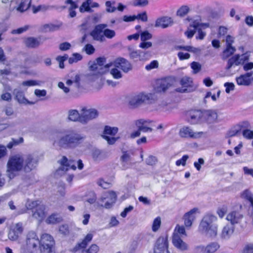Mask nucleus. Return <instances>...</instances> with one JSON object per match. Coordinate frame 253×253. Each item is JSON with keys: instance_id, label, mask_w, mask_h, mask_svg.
<instances>
[{"instance_id": "obj_51", "label": "nucleus", "mask_w": 253, "mask_h": 253, "mask_svg": "<svg viewBox=\"0 0 253 253\" xmlns=\"http://www.w3.org/2000/svg\"><path fill=\"white\" fill-rule=\"evenodd\" d=\"M227 206H223L222 207L218 209L217 211V213L218 214L219 217L222 218L224 216L225 213L227 212Z\"/></svg>"}, {"instance_id": "obj_47", "label": "nucleus", "mask_w": 253, "mask_h": 253, "mask_svg": "<svg viewBox=\"0 0 253 253\" xmlns=\"http://www.w3.org/2000/svg\"><path fill=\"white\" fill-rule=\"evenodd\" d=\"M188 158H189L188 155H183L181 159H178L176 161L175 165L177 166H180V165L185 166L186 165V161L188 160Z\"/></svg>"}, {"instance_id": "obj_2", "label": "nucleus", "mask_w": 253, "mask_h": 253, "mask_svg": "<svg viewBox=\"0 0 253 253\" xmlns=\"http://www.w3.org/2000/svg\"><path fill=\"white\" fill-rule=\"evenodd\" d=\"M93 234L88 233L83 239L71 250L72 253H97L99 252V248L95 244H91L88 248L87 247L89 243L92 241Z\"/></svg>"}, {"instance_id": "obj_53", "label": "nucleus", "mask_w": 253, "mask_h": 253, "mask_svg": "<svg viewBox=\"0 0 253 253\" xmlns=\"http://www.w3.org/2000/svg\"><path fill=\"white\" fill-rule=\"evenodd\" d=\"M84 48L86 53L88 55H91L93 54L95 51V48L91 44H86L84 46Z\"/></svg>"}, {"instance_id": "obj_30", "label": "nucleus", "mask_w": 253, "mask_h": 253, "mask_svg": "<svg viewBox=\"0 0 253 253\" xmlns=\"http://www.w3.org/2000/svg\"><path fill=\"white\" fill-rule=\"evenodd\" d=\"M74 162V161L71 160H68L66 156H63L60 161V164L63 167L66 168L67 169L70 167L71 169L76 170V167L75 165H72Z\"/></svg>"}, {"instance_id": "obj_50", "label": "nucleus", "mask_w": 253, "mask_h": 253, "mask_svg": "<svg viewBox=\"0 0 253 253\" xmlns=\"http://www.w3.org/2000/svg\"><path fill=\"white\" fill-rule=\"evenodd\" d=\"M140 38L142 41H146L152 38V35L147 31L142 32L140 34Z\"/></svg>"}, {"instance_id": "obj_31", "label": "nucleus", "mask_w": 253, "mask_h": 253, "mask_svg": "<svg viewBox=\"0 0 253 253\" xmlns=\"http://www.w3.org/2000/svg\"><path fill=\"white\" fill-rule=\"evenodd\" d=\"M240 56L239 54H236L229 58L227 61L226 69H230L234 64L238 66L241 62L240 61Z\"/></svg>"}, {"instance_id": "obj_45", "label": "nucleus", "mask_w": 253, "mask_h": 253, "mask_svg": "<svg viewBox=\"0 0 253 253\" xmlns=\"http://www.w3.org/2000/svg\"><path fill=\"white\" fill-rule=\"evenodd\" d=\"M130 58L134 61H140L141 60V56L140 55V52L138 51H132L129 53Z\"/></svg>"}, {"instance_id": "obj_59", "label": "nucleus", "mask_w": 253, "mask_h": 253, "mask_svg": "<svg viewBox=\"0 0 253 253\" xmlns=\"http://www.w3.org/2000/svg\"><path fill=\"white\" fill-rule=\"evenodd\" d=\"M80 10L81 12L89 11L90 10V6L85 1L83 2L80 7Z\"/></svg>"}, {"instance_id": "obj_13", "label": "nucleus", "mask_w": 253, "mask_h": 253, "mask_svg": "<svg viewBox=\"0 0 253 253\" xmlns=\"http://www.w3.org/2000/svg\"><path fill=\"white\" fill-rule=\"evenodd\" d=\"M220 246L217 242H211L206 246H198L195 248L197 253H214L219 249Z\"/></svg>"}, {"instance_id": "obj_7", "label": "nucleus", "mask_w": 253, "mask_h": 253, "mask_svg": "<svg viewBox=\"0 0 253 253\" xmlns=\"http://www.w3.org/2000/svg\"><path fill=\"white\" fill-rule=\"evenodd\" d=\"M154 94L150 93L144 94L140 93L132 98L129 102L132 108H135L142 103L151 104L154 102Z\"/></svg>"}, {"instance_id": "obj_18", "label": "nucleus", "mask_w": 253, "mask_h": 253, "mask_svg": "<svg viewBox=\"0 0 253 253\" xmlns=\"http://www.w3.org/2000/svg\"><path fill=\"white\" fill-rule=\"evenodd\" d=\"M23 230L22 223H16L14 227L11 229L8 232V237L9 239L11 241L18 240L19 236L23 233Z\"/></svg>"}, {"instance_id": "obj_28", "label": "nucleus", "mask_w": 253, "mask_h": 253, "mask_svg": "<svg viewBox=\"0 0 253 253\" xmlns=\"http://www.w3.org/2000/svg\"><path fill=\"white\" fill-rule=\"evenodd\" d=\"M152 123H153L152 121L144 120L141 119L136 121L135 124L137 126V127L139 128V130L146 132L148 131H152L153 128H151V127L145 126L144 125L146 124H150Z\"/></svg>"}, {"instance_id": "obj_49", "label": "nucleus", "mask_w": 253, "mask_h": 253, "mask_svg": "<svg viewBox=\"0 0 253 253\" xmlns=\"http://www.w3.org/2000/svg\"><path fill=\"white\" fill-rule=\"evenodd\" d=\"M158 66V62L157 60H153L145 66V69L146 70L149 71L153 69L157 68Z\"/></svg>"}, {"instance_id": "obj_44", "label": "nucleus", "mask_w": 253, "mask_h": 253, "mask_svg": "<svg viewBox=\"0 0 253 253\" xmlns=\"http://www.w3.org/2000/svg\"><path fill=\"white\" fill-rule=\"evenodd\" d=\"M59 232L60 234L64 236L69 234L70 230L68 225L67 224H62L59 227Z\"/></svg>"}, {"instance_id": "obj_19", "label": "nucleus", "mask_w": 253, "mask_h": 253, "mask_svg": "<svg viewBox=\"0 0 253 253\" xmlns=\"http://www.w3.org/2000/svg\"><path fill=\"white\" fill-rule=\"evenodd\" d=\"M238 127H240L243 137L247 139H253V130L248 129L250 127V124L248 121H244L239 124Z\"/></svg>"}, {"instance_id": "obj_43", "label": "nucleus", "mask_w": 253, "mask_h": 253, "mask_svg": "<svg viewBox=\"0 0 253 253\" xmlns=\"http://www.w3.org/2000/svg\"><path fill=\"white\" fill-rule=\"evenodd\" d=\"M68 58L67 54H65L63 56H58L56 60L59 62V67L61 69L64 68V62Z\"/></svg>"}, {"instance_id": "obj_52", "label": "nucleus", "mask_w": 253, "mask_h": 253, "mask_svg": "<svg viewBox=\"0 0 253 253\" xmlns=\"http://www.w3.org/2000/svg\"><path fill=\"white\" fill-rule=\"evenodd\" d=\"M97 184L99 186L101 187L103 189H108L111 186V183L105 181L103 179H100L97 182Z\"/></svg>"}, {"instance_id": "obj_41", "label": "nucleus", "mask_w": 253, "mask_h": 253, "mask_svg": "<svg viewBox=\"0 0 253 253\" xmlns=\"http://www.w3.org/2000/svg\"><path fill=\"white\" fill-rule=\"evenodd\" d=\"M189 11V7L186 5H183L177 10L176 14L180 17H183L186 15Z\"/></svg>"}, {"instance_id": "obj_27", "label": "nucleus", "mask_w": 253, "mask_h": 253, "mask_svg": "<svg viewBox=\"0 0 253 253\" xmlns=\"http://www.w3.org/2000/svg\"><path fill=\"white\" fill-rule=\"evenodd\" d=\"M203 119L209 123L215 122L217 119V114L213 110H206L203 111Z\"/></svg>"}, {"instance_id": "obj_55", "label": "nucleus", "mask_w": 253, "mask_h": 253, "mask_svg": "<svg viewBox=\"0 0 253 253\" xmlns=\"http://www.w3.org/2000/svg\"><path fill=\"white\" fill-rule=\"evenodd\" d=\"M191 68L194 73H197L201 70V66L198 62L194 61L191 63Z\"/></svg>"}, {"instance_id": "obj_17", "label": "nucleus", "mask_w": 253, "mask_h": 253, "mask_svg": "<svg viewBox=\"0 0 253 253\" xmlns=\"http://www.w3.org/2000/svg\"><path fill=\"white\" fill-rule=\"evenodd\" d=\"M39 240L40 239L35 232H30L27 235L26 245L29 249L37 250L38 244L39 245Z\"/></svg>"}, {"instance_id": "obj_8", "label": "nucleus", "mask_w": 253, "mask_h": 253, "mask_svg": "<svg viewBox=\"0 0 253 253\" xmlns=\"http://www.w3.org/2000/svg\"><path fill=\"white\" fill-rule=\"evenodd\" d=\"M170 253L169 250L168 235L160 236L156 240L153 248L154 253Z\"/></svg>"}, {"instance_id": "obj_46", "label": "nucleus", "mask_w": 253, "mask_h": 253, "mask_svg": "<svg viewBox=\"0 0 253 253\" xmlns=\"http://www.w3.org/2000/svg\"><path fill=\"white\" fill-rule=\"evenodd\" d=\"M110 74L115 79H119L122 77V74L121 71L119 70L116 67L114 68L111 70Z\"/></svg>"}, {"instance_id": "obj_57", "label": "nucleus", "mask_w": 253, "mask_h": 253, "mask_svg": "<svg viewBox=\"0 0 253 253\" xmlns=\"http://www.w3.org/2000/svg\"><path fill=\"white\" fill-rule=\"evenodd\" d=\"M108 194L110 201L112 202V203H115L117 199L116 192L114 191H108Z\"/></svg>"}, {"instance_id": "obj_24", "label": "nucleus", "mask_w": 253, "mask_h": 253, "mask_svg": "<svg viewBox=\"0 0 253 253\" xmlns=\"http://www.w3.org/2000/svg\"><path fill=\"white\" fill-rule=\"evenodd\" d=\"M172 242L174 247L179 250L185 251L188 248L187 244L183 241L181 237L177 234H173Z\"/></svg>"}, {"instance_id": "obj_54", "label": "nucleus", "mask_w": 253, "mask_h": 253, "mask_svg": "<svg viewBox=\"0 0 253 253\" xmlns=\"http://www.w3.org/2000/svg\"><path fill=\"white\" fill-rule=\"evenodd\" d=\"M243 253H253V243L247 244L243 250Z\"/></svg>"}, {"instance_id": "obj_32", "label": "nucleus", "mask_w": 253, "mask_h": 253, "mask_svg": "<svg viewBox=\"0 0 253 253\" xmlns=\"http://www.w3.org/2000/svg\"><path fill=\"white\" fill-rule=\"evenodd\" d=\"M241 197L250 203V206L253 210V194L248 190L246 189L241 194Z\"/></svg>"}, {"instance_id": "obj_38", "label": "nucleus", "mask_w": 253, "mask_h": 253, "mask_svg": "<svg viewBox=\"0 0 253 253\" xmlns=\"http://www.w3.org/2000/svg\"><path fill=\"white\" fill-rule=\"evenodd\" d=\"M24 142L23 137H20L18 139L12 138L11 141H10L6 145V147L9 149H12L13 147L16 146Z\"/></svg>"}, {"instance_id": "obj_36", "label": "nucleus", "mask_w": 253, "mask_h": 253, "mask_svg": "<svg viewBox=\"0 0 253 253\" xmlns=\"http://www.w3.org/2000/svg\"><path fill=\"white\" fill-rule=\"evenodd\" d=\"M13 93L15 95V99L20 103H25L27 99L25 97L24 92L20 90L14 89Z\"/></svg>"}, {"instance_id": "obj_58", "label": "nucleus", "mask_w": 253, "mask_h": 253, "mask_svg": "<svg viewBox=\"0 0 253 253\" xmlns=\"http://www.w3.org/2000/svg\"><path fill=\"white\" fill-rule=\"evenodd\" d=\"M175 231L177 232V234H179L186 235L185 227L183 226H180L177 224L175 227Z\"/></svg>"}, {"instance_id": "obj_33", "label": "nucleus", "mask_w": 253, "mask_h": 253, "mask_svg": "<svg viewBox=\"0 0 253 253\" xmlns=\"http://www.w3.org/2000/svg\"><path fill=\"white\" fill-rule=\"evenodd\" d=\"M65 3L70 4V6L69 8V16L71 18L75 17L77 14L75 9L78 7L77 4L73 0H67Z\"/></svg>"}, {"instance_id": "obj_39", "label": "nucleus", "mask_w": 253, "mask_h": 253, "mask_svg": "<svg viewBox=\"0 0 253 253\" xmlns=\"http://www.w3.org/2000/svg\"><path fill=\"white\" fill-rule=\"evenodd\" d=\"M234 230V228L230 227L228 225H226L222 229V237L224 238L229 237L233 233Z\"/></svg>"}, {"instance_id": "obj_5", "label": "nucleus", "mask_w": 253, "mask_h": 253, "mask_svg": "<svg viewBox=\"0 0 253 253\" xmlns=\"http://www.w3.org/2000/svg\"><path fill=\"white\" fill-rule=\"evenodd\" d=\"M26 208L28 211L31 212L32 216L40 222H42L46 216L45 205L42 204L38 200L28 203L26 205Z\"/></svg>"}, {"instance_id": "obj_40", "label": "nucleus", "mask_w": 253, "mask_h": 253, "mask_svg": "<svg viewBox=\"0 0 253 253\" xmlns=\"http://www.w3.org/2000/svg\"><path fill=\"white\" fill-rule=\"evenodd\" d=\"M169 86V83L166 80H162L159 86L157 87V91L159 92H165L167 90Z\"/></svg>"}, {"instance_id": "obj_42", "label": "nucleus", "mask_w": 253, "mask_h": 253, "mask_svg": "<svg viewBox=\"0 0 253 253\" xmlns=\"http://www.w3.org/2000/svg\"><path fill=\"white\" fill-rule=\"evenodd\" d=\"M161 224V218L159 216L155 218L153 221L152 224V230L154 232H156L160 228Z\"/></svg>"}, {"instance_id": "obj_62", "label": "nucleus", "mask_w": 253, "mask_h": 253, "mask_svg": "<svg viewBox=\"0 0 253 253\" xmlns=\"http://www.w3.org/2000/svg\"><path fill=\"white\" fill-rule=\"evenodd\" d=\"M133 209V206H129L128 207L124 209V211L121 213V216L122 217H126L127 215V214L131 211Z\"/></svg>"}, {"instance_id": "obj_12", "label": "nucleus", "mask_w": 253, "mask_h": 253, "mask_svg": "<svg viewBox=\"0 0 253 253\" xmlns=\"http://www.w3.org/2000/svg\"><path fill=\"white\" fill-rule=\"evenodd\" d=\"M81 123L85 124L89 120L96 118L98 115V111L95 109H87L86 107L82 109Z\"/></svg>"}, {"instance_id": "obj_48", "label": "nucleus", "mask_w": 253, "mask_h": 253, "mask_svg": "<svg viewBox=\"0 0 253 253\" xmlns=\"http://www.w3.org/2000/svg\"><path fill=\"white\" fill-rule=\"evenodd\" d=\"M103 35L108 39H112L115 36V32L113 30L106 29L103 30Z\"/></svg>"}, {"instance_id": "obj_14", "label": "nucleus", "mask_w": 253, "mask_h": 253, "mask_svg": "<svg viewBox=\"0 0 253 253\" xmlns=\"http://www.w3.org/2000/svg\"><path fill=\"white\" fill-rule=\"evenodd\" d=\"M190 27H193L196 29L198 32V36L196 38L197 40H202L205 37L206 34L205 32L202 31V29H205L210 27V24L208 23H199L196 21L193 22L192 24L190 25Z\"/></svg>"}, {"instance_id": "obj_11", "label": "nucleus", "mask_w": 253, "mask_h": 253, "mask_svg": "<svg viewBox=\"0 0 253 253\" xmlns=\"http://www.w3.org/2000/svg\"><path fill=\"white\" fill-rule=\"evenodd\" d=\"M188 122L191 124L198 123L203 118V111L197 109H191L185 112Z\"/></svg>"}, {"instance_id": "obj_22", "label": "nucleus", "mask_w": 253, "mask_h": 253, "mask_svg": "<svg viewBox=\"0 0 253 253\" xmlns=\"http://www.w3.org/2000/svg\"><path fill=\"white\" fill-rule=\"evenodd\" d=\"M197 211V208H193L184 214L183 219L185 227L188 228L191 226L193 221L196 218L195 214Z\"/></svg>"}, {"instance_id": "obj_1", "label": "nucleus", "mask_w": 253, "mask_h": 253, "mask_svg": "<svg viewBox=\"0 0 253 253\" xmlns=\"http://www.w3.org/2000/svg\"><path fill=\"white\" fill-rule=\"evenodd\" d=\"M38 161L31 154L25 156L19 154L11 156L7 163V176L12 179L22 170L26 172H30L36 167Z\"/></svg>"}, {"instance_id": "obj_37", "label": "nucleus", "mask_w": 253, "mask_h": 253, "mask_svg": "<svg viewBox=\"0 0 253 253\" xmlns=\"http://www.w3.org/2000/svg\"><path fill=\"white\" fill-rule=\"evenodd\" d=\"M236 51L235 47L233 46L226 45L223 51V56L224 58H227L231 56Z\"/></svg>"}, {"instance_id": "obj_23", "label": "nucleus", "mask_w": 253, "mask_h": 253, "mask_svg": "<svg viewBox=\"0 0 253 253\" xmlns=\"http://www.w3.org/2000/svg\"><path fill=\"white\" fill-rule=\"evenodd\" d=\"M202 133H195L189 126H183L180 129L179 131L180 136L183 138H196L198 137V134Z\"/></svg>"}, {"instance_id": "obj_9", "label": "nucleus", "mask_w": 253, "mask_h": 253, "mask_svg": "<svg viewBox=\"0 0 253 253\" xmlns=\"http://www.w3.org/2000/svg\"><path fill=\"white\" fill-rule=\"evenodd\" d=\"M181 87L175 89L176 91L180 93L190 92L195 90L192 79L189 77L181 78L179 82Z\"/></svg>"}, {"instance_id": "obj_3", "label": "nucleus", "mask_w": 253, "mask_h": 253, "mask_svg": "<svg viewBox=\"0 0 253 253\" xmlns=\"http://www.w3.org/2000/svg\"><path fill=\"white\" fill-rule=\"evenodd\" d=\"M84 137L81 135L74 131H70L60 138L58 143L61 147L73 148L81 143Z\"/></svg>"}, {"instance_id": "obj_4", "label": "nucleus", "mask_w": 253, "mask_h": 253, "mask_svg": "<svg viewBox=\"0 0 253 253\" xmlns=\"http://www.w3.org/2000/svg\"><path fill=\"white\" fill-rule=\"evenodd\" d=\"M217 218L215 215L207 214L204 217L200 224V229L209 237H215L217 235V227L212 223Z\"/></svg>"}, {"instance_id": "obj_63", "label": "nucleus", "mask_w": 253, "mask_h": 253, "mask_svg": "<svg viewBox=\"0 0 253 253\" xmlns=\"http://www.w3.org/2000/svg\"><path fill=\"white\" fill-rule=\"evenodd\" d=\"M71 47V44L68 42L61 43L59 45V49L62 51H66L69 49Z\"/></svg>"}, {"instance_id": "obj_29", "label": "nucleus", "mask_w": 253, "mask_h": 253, "mask_svg": "<svg viewBox=\"0 0 253 253\" xmlns=\"http://www.w3.org/2000/svg\"><path fill=\"white\" fill-rule=\"evenodd\" d=\"M62 220L57 213H52L46 218L45 222L48 224H56L61 222Z\"/></svg>"}, {"instance_id": "obj_34", "label": "nucleus", "mask_w": 253, "mask_h": 253, "mask_svg": "<svg viewBox=\"0 0 253 253\" xmlns=\"http://www.w3.org/2000/svg\"><path fill=\"white\" fill-rule=\"evenodd\" d=\"M31 1L32 0H21L17 8V10L20 12L26 11L30 7Z\"/></svg>"}, {"instance_id": "obj_21", "label": "nucleus", "mask_w": 253, "mask_h": 253, "mask_svg": "<svg viewBox=\"0 0 253 253\" xmlns=\"http://www.w3.org/2000/svg\"><path fill=\"white\" fill-rule=\"evenodd\" d=\"M252 75V72L241 75L236 79L237 84L239 85L248 86L250 85L252 81H253V78H251Z\"/></svg>"}, {"instance_id": "obj_56", "label": "nucleus", "mask_w": 253, "mask_h": 253, "mask_svg": "<svg viewBox=\"0 0 253 253\" xmlns=\"http://www.w3.org/2000/svg\"><path fill=\"white\" fill-rule=\"evenodd\" d=\"M136 19L141 20L142 22H147L148 20V17L146 11H144L142 13H138L136 16Z\"/></svg>"}, {"instance_id": "obj_10", "label": "nucleus", "mask_w": 253, "mask_h": 253, "mask_svg": "<svg viewBox=\"0 0 253 253\" xmlns=\"http://www.w3.org/2000/svg\"><path fill=\"white\" fill-rule=\"evenodd\" d=\"M118 131V128L117 127H111L109 126H105L102 137L107 141L109 144H114L118 139V138L115 137Z\"/></svg>"}, {"instance_id": "obj_20", "label": "nucleus", "mask_w": 253, "mask_h": 253, "mask_svg": "<svg viewBox=\"0 0 253 253\" xmlns=\"http://www.w3.org/2000/svg\"><path fill=\"white\" fill-rule=\"evenodd\" d=\"M243 218V215L238 211H231L227 215L226 218L232 225L240 223Z\"/></svg>"}, {"instance_id": "obj_25", "label": "nucleus", "mask_w": 253, "mask_h": 253, "mask_svg": "<svg viewBox=\"0 0 253 253\" xmlns=\"http://www.w3.org/2000/svg\"><path fill=\"white\" fill-rule=\"evenodd\" d=\"M41 38L28 37L25 39L24 43L26 47L30 48H35L41 44Z\"/></svg>"}, {"instance_id": "obj_6", "label": "nucleus", "mask_w": 253, "mask_h": 253, "mask_svg": "<svg viewBox=\"0 0 253 253\" xmlns=\"http://www.w3.org/2000/svg\"><path fill=\"white\" fill-rule=\"evenodd\" d=\"M40 253H55V241L49 234L44 233L41 235L39 240Z\"/></svg>"}, {"instance_id": "obj_61", "label": "nucleus", "mask_w": 253, "mask_h": 253, "mask_svg": "<svg viewBox=\"0 0 253 253\" xmlns=\"http://www.w3.org/2000/svg\"><path fill=\"white\" fill-rule=\"evenodd\" d=\"M177 56L180 60L188 59L190 58V55L188 53H183L182 52H179Z\"/></svg>"}, {"instance_id": "obj_64", "label": "nucleus", "mask_w": 253, "mask_h": 253, "mask_svg": "<svg viewBox=\"0 0 253 253\" xmlns=\"http://www.w3.org/2000/svg\"><path fill=\"white\" fill-rule=\"evenodd\" d=\"M106 6V11L108 12H113L115 11L116 8L112 5V3L110 1H107L105 3Z\"/></svg>"}, {"instance_id": "obj_60", "label": "nucleus", "mask_w": 253, "mask_h": 253, "mask_svg": "<svg viewBox=\"0 0 253 253\" xmlns=\"http://www.w3.org/2000/svg\"><path fill=\"white\" fill-rule=\"evenodd\" d=\"M157 162V159L156 157L151 155L149 156L146 160L147 164L150 166L155 165Z\"/></svg>"}, {"instance_id": "obj_35", "label": "nucleus", "mask_w": 253, "mask_h": 253, "mask_svg": "<svg viewBox=\"0 0 253 253\" xmlns=\"http://www.w3.org/2000/svg\"><path fill=\"white\" fill-rule=\"evenodd\" d=\"M68 119L72 121H78L81 123V115H80L76 110H72L69 111Z\"/></svg>"}, {"instance_id": "obj_26", "label": "nucleus", "mask_w": 253, "mask_h": 253, "mask_svg": "<svg viewBox=\"0 0 253 253\" xmlns=\"http://www.w3.org/2000/svg\"><path fill=\"white\" fill-rule=\"evenodd\" d=\"M172 23V20L170 17L163 16L158 18L155 22V27H160L166 28Z\"/></svg>"}, {"instance_id": "obj_15", "label": "nucleus", "mask_w": 253, "mask_h": 253, "mask_svg": "<svg viewBox=\"0 0 253 253\" xmlns=\"http://www.w3.org/2000/svg\"><path fill=\"white\" fill-rule=\"evenodd\" d=\"M107 26L106 24H101L96 25L94 29L90 33V35L93 39L97 41L103 42L105 38L103 35V30Z\"/></svg>"}, {"instance_id": "obj_16", "label": "nucleus", "mask_w": 253, "mask_h": 253, "mask_svg": "<svg viewBox=\"0 0 253 253\" xmlns=\"http://www.w3.org/2000/svg\"><path fill=\"white\" fill-rule=\"evenodd\" d=\"M115 67L120 68L124 72L127 73L132 69L130 62L123 57H119L114 62Z\"/></svg>"}]
</instances>
